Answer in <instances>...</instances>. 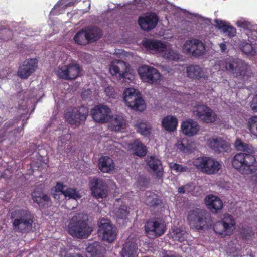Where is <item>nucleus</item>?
Returning <instances> with one entry per match:
<instances>
[{
	"mask_svg": "<svg viewBox=\"0 0 257 257\" xmlns=\"http://www.w3.org/2000/svg\"><path fill=\"white\" fill-rule=\"evenodd\" d=\"M37 66L38 61L36 59H26L20 65L18 75L22 79H26L35 71Z\"/></svg>",
	"mask_w": 257,
	"mask_h": 257,
	"instance_id": "17",
	"label": "nucleus"
},
{
	"mask_svg": "<svg viewBox=\"0 0 257 257\" xmlns=\"http://www.w3.org/2000/svg\"><path fill=\"white\" fill-rule=\"evenodd\" d=\"M135 127L137 132L140 133L142 135L147 136L151 133L152 127L151 125L147 121H144L141 119L138 120Z\"/></svg>",
	"mask_w": 257,
	"mask_h": 257,
	"instance_id": "31",
	"label": "nucleus"
},
{
	"mask_svg": "<svg viewBox=\"0 0 257 257\" xmlns=\"http://www.w3.org/2000/svg\"><path fill=\"white\" fill-rule=\"evenodd\" d=\"M90 189L92 195L97 199L107 197L109 187L106 182L101 178L94 177L90 181Z\"/></svg>",
	"mask_w": 257,
	"mask_h": 257,
	"instance_id": "9",
	"label": "nucleus"
},
{
	"mask_svg": "<svg viewBox=\"0 0 257 257\" xmlns=\"http://www.w3.org/2000/svg\"><path fill=\"white\" fill-rule=\"evenodd\" d=\"M129 213L127 207L125 206H121L115 212V216L119 219H125Z\"/></svg>",
	"mask_w": 257,
	"mask_h": 257,
	"instance_id": "43",
	"label": "nucleus"
},
{
	"mask_svg": "<svg viewBox=\"0 0 257 257\" xmlns=\"http://www.w3.org/2000/svg\"><path fill=\"white\" fill-rule=\"evenodd\" d=\"M10 218L15 232L26 233L32 230L35 217L28 209L21 208L11 212Z\"/></svg>",
	"mask_w": 257,
	"mask_h": 257,
	"instance_id": "2",
	"label": "nucleus"
},
{
	"mask_svg": "<svg viewBox=\"0 0 257 257\" xmlns=\"http://www.w3.org/2000/svg\"><path fill=\"white\" fill-rule=\"evenodd\" d=\"M88 224L87 216L82 213H77L70 219L68 225V232L77 239L87 238L92 232Z\"/></svg>",
	"mask_w": 257,
	"mask_h": 257,
	"instance_id": "3",
	"label": "nucleus"
},
{
	"mask_svg": "<svg viewBox=\"0 0 257 257\" xmlns=\"http://www.w3.org/2000/svg\"><path fill=\"white\" fill-rule=\"evenodd\" d=\"M164 257H177L176 256H175V255H166Z\"/></svg>",
	"mask_w": 257,
	"mask_h": 257,
	"instance_id": "60",
	"label": "nucleus"
},
{
	"mask_svg": "<svg viewBox=\"0 0 257 257\" xmlns=\"http://www.w3.org/2000/svg\"><path fill=\"white\" fill-rule=\"evenodd\" d=\"M110 112V108L106 105H99L91 110V115L95 122L105 123L109 120Z\"/></svg>",
	"mask_w": 257,
	"mask_h": 257,
	"instance_id": "18",
	"label": "nucleus"
},
{
	"mask_svg": "<svg viewBox=\"0 0 257 257\" xmlns=\"http://www.w3.org/2000/svg\"><path fill=\"white\" fill-rule=\"evenodd\" d=\"M193 114L198 119L206 123L215 122L217 118L213 111L204 104L196 105L193 109Z\"/></svg>",
	"mask_w": 257,
	"mask_h": 257,
	"instance_id": "12",
	"label": "nucleus"
},
{
	"mask_svg": "<svg viewBox=\"0 0 257 257\" xmlns=\"http://www.w3.org/2000/svg\"><path fill=\"white\" fill-rule=\"evenodd\" d=\"M222 31L226 35L228 36L229 37L234 36L236 33V29L234 27L227 24L225 26Z\"/></svg>",
	"mask_w": 257,
	"mask_h": 257,
	"instance_id": "45",
	"label": "nucleus"
},
{
	"mask_svg": "<svg viewBox=\"0 0 257 257\" xmlns=\"http://www.w3.org/2000/svg\"><path fill=\"white\" fill-rule=\"evenodd\" d=\"M57 196V194H53V196H54V197L55 198H56Z\"/></svg>",
	"mask_w": 257,
	"mask_h": 257,
	"instance_id": "61",
	"label": "nucleus"
},
{
	"mask_svg": "<svg viewBox=\"0 0 257 257\" xmlns=\"http://www.w3.org/2000/svg\"><path fill=\"white\" fill-rule=\"evenodd\" d=\"M186 188H187V185L186 186H181V187L178 188V191L180 193L183 194V193H184L185 192V191H186L185 189H186Z\"/></svg>",
	"mask_w": 257,
	"mask_h": 257,
	"instance_id": "55",
	"label": "nucleus"
},
{
	"mask_svg": "<svg viewBox=\"0 0 257 257\" xmlns=\"http://www.w3.org/2000/svg\"><path fill=\"white\" fill-rule=\"evenodd\" d=\"M181 128L186 136L192 137L196 135L200 130L198 123L192 119H188L181 123Z\"/></svg>",
	"mask_w": 257,
	"mask_h": 257,
	"instance_id": "24",
	"label": "nucleus"
},
{
	"mask_svg": "<svg viewBox=\"0 0 257 257\" xmlns=\"http://www.w3.org/2000/svg\"><path fill=\"white\" fill-rule=\"evenodd\" d=\"M80 0H60L55 6V8L56 9L57 7H59L62 9H66L74 6Z\"/></svg>",
	"mask_w": 257,
	"mask_h": 257,
	"instance_id": "40",
	"label": "nucleus"
},
{
	"mask_svg": "<svg viewBox=\"0 0 257 257\" xmlns=\"http://www.w3.org/2000/svg\"><path fill=\"white\" fill-rule=\"evenodd\" d=\"M126 125V121L124 117L121 115H116V117L112 120L110 127L112 131H120L125 128Z\"/></svg>",
	"mask_w": 257,
	"mask_h": 257,
	"instance_id": "32",
	"label": "nucleus"
},
{
	"mask_svg": "<svg viewBox=\"0 0 257 257\" xmlns=\"http://www.w3.org/2000/svg\"><path fill=\"white\" fill-rule=\"evenodd\" d=\"M214 22L215 23L216 26L222 31L224 29L225 26L227 25V23L219 19H215L214 20Z\"/></svg>",
	"mask_w": 257,
	"mask_h": 257,
	"instance_id": "51",
	"label": "nucleus"
},
{
	"mask_svg": "<svg viewBox=\"0 0 257 257\" xmlns=\"http://www.w3.org/2000/svg\"><path fill=\"white\" fill-rule=\"evenodd\" d=\"M205 204L208 209L213 213H218L223 207V202L218 196L211 195L206 197Z\"/></svg>",
	"mask_w": 257,
	"mask_h": 257,
	"instance_id": "25",
	"label": "nucleus"
},
{
	"mask_svg": "<svg viewBox=\"0 0 257 257\" xmlns=\"http://www.w3.org/2000/svg\"><path fill=\"white\" fill-rule=\"evenodd\" d=\"M232 164L233 167L242 174H251L257 171L256 158L249 153L236 154L232 159Z\"/></svg>",
	"mask_w": 257,
	"mask_h": 257,
	"instance_id": "4",
	"label": "nucleus"
},
{
	"mask_svg": "<svg viewBox=\"0 0 257 257\" xmlns=\"http://www.w3.org/2000/svg\"><path fill=\"white\" fill-rule=\"evenodd\" d=\"M84 28L89 43L97 41L102 36L101 30L97 26H89Z\"/></svg>",
	"mask_w": 257,
	"mask_h": 257,
	"instance_id": "28",
	"label": "nucleus"
},
{
	"mask_svg": "<svg viewBox=\"0 0 257 257\" xmlns=\"http://www.w3.org/2000/svg\"><path fill=\"white\" fill-rule=\"evenodd\" d=\"M142 44L147 50L153 53H160L166 51V45L160 40L154 39H146L143 41Z\"/></svg>",
	"mask_w": 257,
	"mask_h": 257,
	"instance_id": "22",
	"label": "nucleus"
},
{
	"mask_svg": "<svg viewBox=\"0 0 257 257\" xmlns=\"http://www.w3.org/2000/svg\"><path fill=\"white\" fill-rule=\"evenodd\" d=\"M66 257H84V256L79 253H74L69 254Z\"/></svg>",
	"mask_w": 257,
	"mask_h": 257,
	"instance_id": "56",
	"label": "nucleus"
},
{
	"mask_svg": "<svg viewBox=\"0 0 257 257\" xmlns=\"http://www.w3.org/2000/svg\"><path fill=\"white\" fill-rule=\"evenodd\" d=\"M73 40L76 43L79 45H85L89 43L84 28L76 34L73 38Z\"/></svg>",
	"mask_w": 257,
	"mask_h": 257,
	"instance_id": "35",
	"label": "nucleus"
},
{
	"mask_svg": "<svg viewBox=\"0 0 257 257\" xmlns=\"http://www.w3.org/2000/svg\"><path fill=\"white\" fill-rule=\"evenodd\" d=\"M158 16L153 13H150L138 18V23L140 28L146 31H150L154 29L158 24Z\"/></svg>",
	"mask_w": 257,
	"mask_h": 257,
	"instance_id": "19",
	"label": "nucleus"
},
{
	"mask_svg": "<svg viewBox=\"0 0 257 257\" xmlns=\"http://www.w3.org/2000/svg\"><path fill=\"white\" fill-rule=\"evenodd\" d=\"M132 148L135 154L138 156L144 157L147 154L146 147L140 141H135Z\"/></svg>",
	"mask_w": 257,
	"mask_h": 257,
	"instance_id": "37",
	"label": "nucleus"
},
{
	"mask_svg": "<svg viewBox=\"0 0 257 257\" xmlns=\"http://www.w3.org/2000/svg\"><path fill=\"white\" fill-rule=\"evenodd\" d=\"M98 233L103 240L112 242L116 238L117 228L109 222H101L99 225Z\"/></svg>",
	"mask_w": 257,
	"mask_h": 257,
	"instance_id": "14",
	"label": "nucleus"
},
{
	"mask_svg": "<svg viewBox=\"0 0 257 257\" xmlns=\"http://www.w3.org/2000/svg\"><path fill=\"white\" fill-rule=\"evenodd\" d=\"M88 113L87 107H75L65 113V118L69 124L77 126L85 121Z\"/></svg>",
	"mask_w": 257,
	"mask_h": 257,
	"instance_id": "8",
	"label": "nucleus"
},
{
	"mask_svg": "<svg viewBox=\"0 0 257 257\" xmlns=\"http://www.w3.org/2000/svg\"><path fill=\"white\" fill-rule=\"evenodd\" d=\"M248 128L250 132L257 136V116H254L248 120Z\"/></svg>",
	"mask_w": 257,
	"mask_h": 257,
	"instance_id": "42",
	"label": "nucleus"
},
{
	"mask_svg": "<svg viewBox=\"0 0 257 257\" xmlns=\"http://www.w3.org/2000/svg\"><path fill=\"white\" fill-rule=\"evenodd\" d=\"M235 227V221L233 217L228 213L224 214L220 221L214 225V230L216 233L222 237L230 236L233 234Z\"/></svg>",
	"mask_w": 257,
	"mask_h": 257,
	"instance_id": "7",
	"label": "nucleus"
},
{
	"mask_svg": "<svg viewBox=\"0 0 257 257\" xmlns=\"http://www.w3.org/2000/svg\"><path fill=\"white\" fill-rule=\"evenodd\" d=\"M253 181L254 185L257 186V174L254 176Z\"/></svg>",
	"mask_w": 257,
	"mask_h": 257,
	"instance_id": "59",
	"label": "nucleus"
},
{
	"mask_svg": "<svg viewBox=\"0 0 257 257\" xmlns=\"http://www.w3.org/2000/svg\"><path fill=\"white\" fill-rule=\"evenodd\" d=\"M238 24L240 27L245 29H248L249 27L251 26V24L249 22L245 21L238 22Z\"/></svg>",
	"mask_w": 257,
	"mask_h": 257,
	"instance_id": "54",
	"label": "nucleus"
},
{
	"mask_svg": "<svg viewBox=\"0 0 257 257\" xmlns=\"http://www.w3.org/2000/svg\"><path fill=\"white\" fill-rule=\"evenodd\" d=\"M242 51L245 54H251L253 51V47L252 44L246 43L242 47Z\"/></svg>",
	"mask_w": 257,
	"mask_h": 257,
	"instance_id": "49",
	"label": "nucleus"
},
{
	"mask_svg": "<svg viewBox=\"0 0 257 257\" xmlns=\"http://www.w3.org/2000/svg\"><path fill=\"white\" fill-rule=\"evenodd\" d=\"M172 169L177 172H189L190 171L189 169L187 166L177 163H174L172 166Z\"/></svg>",
	"mask_w": 257,
	"mask_h": 257,
	"instance_id": "47",
	"label": "nucleus"
},
{
	"mask_svg": "<svg viewBox=\"0 0 257 257\" xmlns=\"http://www.w3.org/2000/svg\"><path fill=\"white\" fill-rule=\"evenodd\" d=\"M138 71L141 79L149 83L156 82L161 77L157 69L147 65L140 66Z\"/></svg>",
	"mask_w": 257,
	"mask_h": 257,
	"instance_id": "16",
	"label": "nucleus"
},
{
	"mask_svg": "<svg viewBox=\"0 0 257 257\" xmlns=\"http://www.w3.org/2000/svg\"><path fill=\"white\" fill-rule=\"evenodd\" d=\"M23 130V128H21L20 127H17V128L15 129L14 130H13V132H14V134H16L17 133H19L21 132V131Z\"/></svg>",
	"mask_w": 257,
	"mask_h": 257,
	"instance_id": "58",
	"label": "nucleus"
},
{
	"mask_svg": "<svg viewBox=\"0 0 257 257\" xmlns=\"http://www.w3.org/2000/svg\"><path fill=\"white\" fill-rule=\"evenodd\" d=\"M148 235H152L153 238L159 237L165 233L166 225L160 220H150L145 226Z\"/></svg>",
	"mask_w": 257,
	"mask_h": 257,
	"instance_id": "20",
	"label": "nucleus"
},
{
	"mask_svg": "<svg viewBox=\"0 0 257 257\" xmlns=\"http://www.w3.org/2000/svg\"><path fill=\"white\" fill-rule=\"evenodd\" d=\"M103 247L98 242L89 244L86 248L87 251L91 254V256L101 257Z\"/></svg>",
	"mask_w": 257,
	"mask_h": 257,
	"instance_id": "33",
	"label": "nucleus"
},
{
	"mask_svg": "<svg viewBox=\"0 0 257 257\" xmlns=\"http://www.w3.org/2000/svg\"><path fill=\"white\" fill-rule=\"evenodd\" d=\"M66 187H67L64 185L63 183L60 182H57L54 187L55 191L56 192H60L61 194L63 195V192H65Z\"/></svg>",
	"mask_w": 257,
	"mask_h": 257,
	"instance_id": "48",
	"label": "nucleus"
},
{
	"mask_svg": "<svg viewBox=\"0 0 257 257\" xmlns=\"http://www.w3.org/2000/svg\"><path fill=\"white\" fill-rule=\"evenodd\" d=\"M123 100L126 105L133 110L142 111L145 108L144 100L135 89L128 88L123 92Z\"/></svg>",
	"mask_w": 257,
	"mask_h": 257,
	"instance_id": "6",
	"label": "nucleus"
},
{
	"mask_svg": "<svg viewBox=\"0 0 257 257\" xmlns=\"http://www.w3.org/2000/svg\"><path fill=\"white\" fill-rule=\"evenodd\" d=\"M104 92L107 96L112 98L114 97L115 90L113 87L110 86L107 87L105 88Z\"/></svg>",
	"mask_w": 257,
	"mask_h": 257,
	"instance_id": "50",
	"label": "nucleus"
},
{
	"mask_svg": "<svg viewBox=\"0 0 257 257\" xmlns=\"http://www.w3.org/2000/svg\"><path fill=\"white\" fill-rule=\"evenodd\" d=\"M81 71V68L79 64L71 63L67 65L58 67L57 74L60 78L71 80L77 78Z\"/></svg>",
	"mask_w": 257,
	"mask_h": 257,
	"instance_id": "11",
	"label": "nucleus"
},
{
	"mask_svg": "<svg viewBox=\"0 0 257 257\" xmlns=\"http://www.w3.org/2000/svg\"><path fill=\"white\" fill-rule=\"evenodd\" d=\"M15 124V121L14 120H11L7 121L4 125V130H5V133L12 128Z\"/></svg>",
	"mask_w": 257,
	"mask_h": 257,
	"instance_id": "53",
	"label": "nucleus"
},
{
	"mask_svg": "<svg viewBox=\"0 0 257 257\" xmlns=\"http://www.w3.org/2000/svg\"><path fill=\"white\" fill-rule=\"evenodd\" d=\"M98 166L103 173H109L114 169L115 165L112 158L108 156H102L98 159Z\"/></svg>",
	"mask_w": 257,
	"mask_h": 257,
	"instance_id": "27",
	"label": "nucleus"
},
{
	"mask_svg": "<svg viewBox=\"0 0 257 257\" xmlns=\"http://www.w3.org/2000/svg\"><path fill=\"white\" fill-rule=\"evenodd\" d=\"M119 68L118 66L115 65H112L110 67V72L113 75H116L117 74H119V76L121 77V78H123V81L125 82H127L126 79L128 78V80H131V78L130 77H127V76L128 75V73H123L122 74L119 73Z\"/></svg>",
	"mask_w": 257,
	"mask_h": 257,
	"instance_id": "39",
	"label": "nucleus"
},
{
	"mask_svg": "<svg viewBox=\"0 0 257 257\" xmlns=\"http://www.w3.org/2000/svg\"><path fill=\"white\" fill-rule=\"evenodd\" d=\"M186 76L192 81L207 80L208 75L206 70L199 65L189 64L186 68Z\"/></svg>",
	"mask_w": 257,
	"mask_h": 257,
	"instance_id": "15",
	"label": "nucleus"
},
{
	"mask_svg": "<svg viewBox=\"0 0 257 257\" xmlns=\"http://www.w3.org/2000/svg\"><path fill=\"white\" fill-rule=\"evenodd\" d=\"M88 5H89L88 8H89H89H90V2L89 3V4H88Z\"/></svg>",
	"mask_w": 257,
	"mask_h": 257,
	"instance_id": "62",
	"label": "nucleus"
},
{
	"mask_svg": "<svg viewBox=\"0 0 257 257\" xmlns=\"http://www.w3.org/2000/svg\"><path fill=\"white\" fill-rule=\"evenodd\" d=\"M207 145L209 148L217 153L226 152L229 147L227 142L221 138H210Z\"/></svg>",
	"mask_w": 257,
	"mask_h": 257,
	"instance_id": "23",
	"label": "nucleus"
},
{
	"mask_svg": "<svg viewBox=\"0 0 257 257\" xmlns=\"http://www.w3.org/2000/svg\"><path fill=\"white\" fill-rule=\"evenodd\" d=\"M147 164L153 172L156 179L162 181L164 170L161 161L157 158L151 156L147 158Z\"/></svg>",
	"mask_w": 257,
	"mask_h": 257,
	"instance_id": "21",
	"label": "nucleus"
},
{
	"mask_svg": "<svg viewBox=\"0 0 257 257\" xmlns=\"http://www.w3.org/2000/svg\"><path fill=\"white\" fill-rule=\"evenodd\" d=\"M183 50L186 54H191L194 57H199L204 53L205 46L200 40L193 39L185 42L183 45Z\"/></svg>",
	"mask_w": 257,
	"mask_h": 257,
	"instance_id": "13",
	"label": "nucleus"
},
{
	"mask_svg": "<svg viewBox=\"0 0 257 257\" xmlns=\"http://www.w3.org/2000/svg\"><path fill=\"white\" fill-rule=\"evenodd\" d=\"M164 57L169 60L178 61L180 58V55L176 51L169 49L164 54Z\"/></svg>",
	"mask_w": 257,
	"mask_h": 257,
	"instance_id": "44",
	"label": "nucleus"
},
{
	"mask_svg": "<svg viewBox=\"0 0 257 257\" xmlns=\"http://www.w3.org/2000/svg\"><path fill=\"white\" fill-rule=\"evenodd\" d=\"M147 193V198L145 200L146 204L150 207H157L162 203V200L159 198L157 194L154 193Z\"/></svg>",
	"mask_w": 257,
	"mask_h": 257,
	"instance_id": "34",
	"label": "nucleus"
},
{
	"mask_svg": "<svg viewBox=\"0 0 257 257\" xmlns=\"http://www.w3.org/2000/svg\"><path fill=\"white\" fill-rule=\"evenodd\" d=\"M220 48L222 52H224L226 49V46L224 43H221L220 44Z\"/></svg>",
	"mask_w": 257,
	"mask_h": 257,
	"instance_id": "57",
	"label": "nucleus"
},
{
	"mask_svg": "<svg viewBox=\"0 0 257 257\" xmlns=\"http://www.w3.org/2000/svg\"><path fill=\"white\" fill-rule=\"evenodd\" d=\"M234 146L235 148L239 151L249 152V151L250 150L249 145L243 142L239 139L235 141Z\"/></svg>",
	"mask_w": 257,
	"mask_h": 257,
	"instance_id": "41",
	"label": "nucleus"
},
{
	"mask_svg": "<svg viewBox=\"0 0 257 257\" xmlns=\"http://www.w3.org/2000/svg\"><path fill=\"white\" fill-rule=\"evenodd\" d=\"M220 69L231 73L235 77L241 80L248 79L252 73L249 66L246 62L239 58L229 57L220 61Z\"/></svg>",
	"mask_w": 257,
	"mask_h": 257,
	"instance_id": "1",
	"label": "nucleus"
},
{
	"mask_svg": "<svg viewBox=\"0 0 257 257\" xmlns=\"http://www.w3.org/2000/svg\"><path fill=\"white\" fill-rule=\"evenodd\" d=\"M187 220L191 228L202 230L207 224L205 211L196 209L189 212Z\"/></svg>",
	"mask_w": 257,
	"mask_h": 257,
	"instance_id": "10",
	"label": "nucleus"
},
{
	"mask_svg": "<svg viewBox=\"0 0 257 257\" xmlns=\"http://www.w3.org/2000/svg\"><path fill=\"white\" fill-rule=\"evenodd\" d=\"M177 119L172 115L165 116L162 121V127L168 132L175 131L177 126Z\"/></svg>",
	"mask_w": 257,
	"mask_h": 257,
	"instance_id": "30",
	"label": "nucleus"
},
{
	"mask_svg": "<svg viewBox=\"0 0 257 257\" xmlns=\"http://www.w3.org/2000/svg\"><path fill=\"white\" fill-rule=\"evenodd\" d=\"M63 195L65 198L74 199L77 200L80 198L81 195L76 188L66 187L65 192H63Z\"/></svg>",
	"mask_w": 257,
	"mask_h": 257,
	"instance_id": "38",
	"label": "nucleus"
},
{
	"mask_svg": "<svg viewBox=\"0 0 257 257\" xmlns=\"http://www.w3.org/2000/svg\"><path fill=\"white\" fill-rule=\"evenodd\" d=\"M171 235L174 240L178 241L180 242H183L186 238L185 231L178 227H175L172 228Z\"/></svg>",
	"mask_w": 257,
	"mask_h": 257,
	"instance_id": "36",
	"label": "nucleus"
},
{
	"mask_svg": "<svg viewBox=\"0 0 257 257\" xmlns=\"http://www.w3.org/2000/svg\"><path fill=\"white\" fill-rule=\"evenodd\" d=\"M138 249L137 244L134 241L128 240L123 245L121 252L122 257H136Z\"/></svg>",
	"mask_w": 257,
	"mask_h": 257,
	"instance_id": "29",
	"label": "nucleus"
},
{
	"mask_svg": "<svg viewBox=\"0 0 257 257\" xmlns=\"http://www.w3.org/2000/svg\"><path fill=\"white\" fill-rule=\"evenodd\" d=\"M250 107L254 112H257V94L254 96L250 102Z\"/></svg>",
	"mask_w": 257,
	"mask_h": 257,
	"instance_id": "52",
	"label": "nucleus"
},
{
	"mask_svg": "<svg viewBox=\"0 0 257 257\" xmlns=\"http://www.w3.org/2000/svg\"><path fill=\"white\" fill-rule=\"evenodd\" d=\"M32 198L33 201L42 208H47L51 204V199L49 196L47 194H43L42 192L35 191L32 194Z\"/></svg>",
	"mask_w": 257,
	"mask_h": 257,
	"instance_id": "26",
	"label": "nucleus"
},
{
	"mask_svg": "<svg viewBox=\"0 0 257 257\" xmlns=\"http://www.w3.org/2000/svg\"><path fill=\"white\" fill-rule=\"evenodd\" d=\"M193 164L198 170L207 175L216 174L221 168V165L218 161L206 156L195 159Z\"/></svg>",
	"mask_w": 257,
	"mask_h": 257,
	"instance_id": "5",
	"label": "nucleus"
},
{
	"mask_svg": "<svg viewBox=\"0 0 257 257\" xmlns=\"http://www.w3.org/2000/svg\"><path fill=\"white\" fill-rule=\"evenodd\" d=\"M178 148L184 152H188L191 150V147L188 144V141L185 139H183L181 141Z\"/></svg>",
	"mask_w": 257,
	"mask_h": 257,
	"instance_id": "46",
	"label": "nucleus"
}]
</instances>
